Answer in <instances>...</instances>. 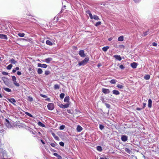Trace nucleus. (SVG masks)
<instances>
[{"instance_id":"obj_44","label":"nucleus","mask_w":159,"mask_h":159,"mask_svg":"<svg viewBox=\"0 0 159 159\" xmlns=\"http://www.w3.org/2000/svg\"><path fill=\"white\" fill-rule=\"evenodd\" d=\"M25 114L30 117H33V116L31 114H30L29 113H28V112H26Z\"/></svg>"},{"instance_id":"obj_34","label":"nucleus","mask_w":159,"mask_h":159,"mask_svg":"<svg viewBox=\"0 0 159 159\" xmlns=\"http://www.w3.org/2000/svg\"><path fill=\"white\" fill-rule=\"evenodd\" d=\"M27 100L30 102H32L33 101V98L30 96L28 97Z\"/></svg>"},{"instance_id":"obj_54","label":"nucleus","mask_w":159,"mask_h":159,"mask_svg":"<svg viewBox=\"0 0 159 159\" xmlns=\"http://www.w3.org/2000/svg\"><path fill=\"white\" fill-rule=\"evenodd\" d=\"M58 159H62V157L61 156L58 155L57 157Z\"/></svg>"},{"instance_id":"obj_40","label":"nucleus","mask_w":159,"mask_h":159,"mask_svg":"<svg viewBox=\"0 0 159 159\" xmlns=\"http://www.w3.org/2000/svg\"><path fill=\"white\" fill-rule=\"evenodd\" d=\"M65 125H61L60 127V128H59V129L60 130H63V129L64 128H65Z\"/></svg>"},{"instance_id":"obj_7","label":"nucleus","mask_w":159,"mask_h":159,"mask_svg":"<svg viewBox=\"0 0 159 159\" xmlns=\"http://www.w3.org/2000/svg\"><path fill=\"white\" fill-rule=\"evenodd\" d=\"M5 120L6 121V123H5V125H6V126L8 128H11V126L10 123H9V120L6 119H5Z\"/></svg>"},{"instance_id":"obj_59","label":"nucleus","mask_w":159,"mask_h":159,"mask_svg":"<svg viewBox=\"0 0 159 159\" xmlns=\"http://www.w3.org/2000/svg\"><path fill=\"white\" fill-rule=\"evenodd\" d=\"M89 16L91 19H92L93 18V16L92 14L89 15Z\"/></svg>"},{"instance_id":"obj_2","label":"nucleus","mask_w":159,"mask_h":159,"mask_svg":"<svg viewBox=\"0 0 159 159\" xmlns=\"http://www.w3.org/2000/svg\"><path fill=\"white\" fill-rule=\"evenodd\" d=\"M89 60V58L88 57H85L84 60L79 62V66H84L86 65Z\"/></svg>"},{"instance_id":"obj_29","label":"nucleus","mask_w":159,"mask_h":159,"mask_svg":"<svg viewBox=\"0 0 159 159\" xmlns=\"http://www.w3.org/2000/svg\"><path fill=\"white\" fill-rule=\"evenodd\" d=\"M17 35L20 37H24L25 36V34L24 33H19L17 34Z\"/></svg>"},{"instance_id":"obj_27","label":"nucleus","mask_w":159,"mask_h":159,"mask_svg":"<svg viewBox=\"0 0 159 159\" xmlns=\"http://www.w3.org/2000/svg\"><path fill=\"white\" fill-rule=\"evenodd\" d=\"M46 43L48 45H52V42H51L50 41L47 40L46 41Z\"/></svg>"},{"instance_id":"obj_62","label":"nucleus","mask_w":159,"mask_h":159,"mask_svg":"<svg viewBox=\"0 0 159 159\" xmlns=\"http://www.w3.org/2000/svg\"><path fill=\"white\" fill-rule=\"evenodd\" d=\"M113 38L112 37L108 39V40L109 41H110Z\"/></svg>"},{"instance_id":"obj_37","label":"nucleus","mask_w":159,"mask_h":159,"mask_svg":"<svg viewBox=\"0 0 159 159\" xmlns=\"http://www.w3.org/2000/svg\"><path fill=\"white\" fill-rule=\"evenodd\" d=\"M93 18L94 19L98 20L99 19V18L98 16L97 15H94L93 16Z\"/></svg>"},{"instance_id":"obj_12","label":"nucleus","mask_w":159,"mask_h":159,"mask_svg":"<svg viewBox=\"0 0 159 159\" xmlns=\"http://www.w3.org/2000/svg\"><path fill=\"white\" fill-rule=\"evenodd\" d=\"M11 103H13L14 105L15 104L13 103H15L16 102V100L14 98H10L7 99Z\"/></svg>"},{"instance_id":"obj_33","label":"nucleus","mask_w":159,"mask_h":159,"mask_svg":"<svg viewBox=\"0 0 159 159\" xmlns=\"http://www.w3.org/2000/svg\"><path fill=\"white\" fill-rule=\"evenodd\" d=\"M116 87L120 89H122L124 87L123 85H120L119 84H117Z\"/></svg>"},{"instance_id":"obj_26","label":"nucleus","mask_w":159,"mask_h":159,"mask_svg":"<svg viewBox=\"0 0 159 159\" xmlns=\"http://www.w3.org/2000/svg\"><path fill=\"white\" fill-rule=\"evenodd\" d=\"M117 81L115 79H112L110 81V82L111 84H115L116 83Z\"/></svg>"},{"instance_id":"obj_20","label":"nucleus","mask_w":159,"mask_h":159,"mask_svg":"<svg viewBox=\"0 0 159 159\" xmlns=\"http://www.w3.org/2000/svg\"><path fill=\"white\" fill-rule=\"evenodd\" d=\"M10 62L11 64H16V63H17V62L14 59H11L10 61Z\"/></svg>"},{"instance_id":"obj_10","label":"nucleus","mask_w":159,"mask_h":159,"mask_svg":"<svg viewBox=\"0 0 159 159\" xmlns=\"http://www.w3.org/2000/svg\"><path fill=\"white\" fill-rule=\"evenodd\" d=\"M0 39H7V35L5 34H0Z\"/></svg>"},{"instance_id":"obj_18","label":"nucleus","mask_w":159,"mask_h":159,"mask_svg":"<svg viewBox=\"0 0 159 159\" xmlns=\"http://www.w3.org/2000/svg\"><path fill=\"white\" fill-rule=\"evenodd\" d=\"M76 129L77 132H80L81 130H82L83 128L80 126L78 125Z\"/></svg>"},{"instance_id":"obj_39","label":"nucleus","mask_w":159,"mask_h":159,"mask_svg":"<svg viewBox=\"0 0 159 159\" xmlns=\"http://www.w3.org/2000/svg\"><path fill=\"white\" fill-rule=\"evenodd\" d=\"M65 96V94L64 93H61L60 95V97L61 99H63Z\"/></svg>"},{"instance_id":"obj_17","label":"nucleus","mask_w":159,"mask_h":159,"mask_svg":"<svg viewBox=\"0 0 159 159\" xmlns=\"http://www.w3.org/2000/svg\"><path fill=\"white\" fill-rule=\"evenodd\" d=\"M112 93L113 94L116 95H119L120 94L119 92L117 90H113Z\"/></svg>"},{"instance_id":"obj_36","label":"nucleus","mask_w":159,"mask_h":159,"mask_svg":"<svg viewBox=\"0 0 159 159\" xmlns=\"http://www.w3.org/2000/svg\"><path fill=\"white\" fill-rule=\"evenodd\" d=\"M50 73V72L49 70H45V74L46 75H49Z\"/></svg>"},{"instance_id":"obj_8","label":"nucleus","mask_w":159,"mask_h":159,"mask_svg":"<svg viewBox=\"0 0 159 159\" xmlns=\"http://www.w3.org/2000/svg\"><path fill=\"white\" fill-rule=\"evenodd\" d=\"M69 105L68 104H66L65 105H63L62 104H61L59 106L60 107L62 108H67L69 107Z\"/></svg>"},{"instance_id":"obj_4","label":"nucleus","mask_w":159,"mask_h":159,"mask_svg":"<svg viewBox=\"0 0 159 159\" xmlns=\"http://www.w3.org/2000/svg\"><path fill=\"white\" fill-rule=\"evenodd\" d=\"M79 54L81 57H84L86 56V55L84 53V51L83 50H80L79 52Z\"/></svg>"},{"instance_id":"obj_41","label":"nucleus","mask_w":159,"mask_h":159,"mask_svg":"<svg viewBox=\"0 0 159 159\" xmlns=\"http://www.w3.org/2000/svg\"><path fill=\"white\" fill-rule=\"evenodd\" d=\"M11 78L13 82L16 81V78L15 76H12Z\"/></svg>"},{"instance_id":"obj_61","label":"nucleus","mask_w":159,"mask_h":159,"mask_svg":"<svg viewBox=\"0 0 159 159\" xmlns=\"http://www.w3.org/2000/svg\"><path fill=\"white\" fill-rule=\"evenodd\" d=\"M142 108H136V110L138 111H140L141 110Z\"/></svg>"},{"instance_id":"obj_32","label":"nucleus","mask_w":159,"mask_h":159,"mask_svg":"<svg viewBox=\"0 0 159 159\" xmlns=\"http://www.w3.org/2000/svg\"><path fill=\"white\" fill-rule=\"evenodd\" d=\"M12 67V65L11 64H10L8 65L7 67V68L8 70H11Z\"/></svg>"},{"instance_id":"obj_1","label":"nucleus","mask_w":159,"mask_h":159,"mask_svg":"<svg viewBox=\"0 0 159 159\" xmlns=\"http://www.w3.org/2000/svg\"><path fill=\"white\" fill-rule=\"evenodd\" d=\"M7 157L6 151L3 149L0 148V159H5Z\"/></svg>"},{"instance_id":"obj_53","label":"nucleus","mask_w":159,"mask_h":159,"mask_svg":"<svg viewBox=\"0 0 159 159\" xmlns=\"http://www.w3.org/2000/svg\"><path fill=\"white\" fill-rule=\"evenodd\" d=\"M148 34V31L145 32L143 34L144 36H146Z\"/></svg>"},{"instance_id":"obj_13","label":"nucleus","mask_w":159,"mask_h":159,"mask_svg":"<svg viewBox=\"0 0 159 159\" xmlns=\"http://www.w3.org/2000/svg\"><path fill=\"white\" fill-rule=\"evenodd\" d=\"M52 134L55 140L58 141L60 140V139L59 138V137L57 136L54 133L52 132Z\"/></svg>"},{"instance_id":"obj_22","label":"nucleus","mask_w":159,"mask_h":159,"mask_svg":"<svg viewBox=\"0 0 159 159\" xmlns=\"http://www.w3.org/2000/svg\"><path fill=\"white\" fill-rule=\"evenodd\" d=\"M109 48V46L104 47L102 48V49L104 52H106Z\"/></svg>"},{"instance_id":"obj_50","label":"nucleus","mask_w":159,"mask_h":159,"mask_svg":"<svg viewBox=\"0 0 159 159\" xmlns=\"http://www.w3.org/2000/svg\"><path fill=\"white\" fill-rule=\"evenodd\" d=\"M40 95L42 97L44 98H46L47 97V96L43 94H40Z\"/></svg>"},{"instance_id":"obj_58","label":"nucleus","mask_w":159,"mask_h":159,"mask_svg":"<svg viewBox=\"0 0 159 159\" xmlns=\"http://www.w3.org/2000/svg\"><path fill=\"white\" fill-rule=\"evenodd\" d=\"M143 107L142 108L143 109L145 107V106H146V103H143Z\"/></svg>"},{"instance_id":"obj_15","label":"nucleus","mask_w":159,"mask_h":159,"mask_svg":"<svg viewBox=\"0 0 159 159\" xmlns=\"http://www.w3.org/2000/svg\"><path fill=\"white\" fill-rule=\"evenodd\" d=\"M131 66L133 68H135L137 67V64L135 62H133L131 63Z\"/></svg>"},{"instance_id":"obj_16","label":"nucleus","mask_w":159,"mask_h":159,"mask_svg":"<svg viewBox=\"0 0 159 159\" xmlns=\"http://www.w3.org/2000/svg\"><path fill=\"white\" fill-rule=\"evenodd\" d=\"M52 58L49 57L46 59H45V61L47 63H49L50 62L52 61Z\"/></svg>"},{"instance_id":"obj_49","label":"nucleus","mask_w":159,"mask_h":159,"mask_svg":"<svg viewBox=\"0 0 159 159\" xmlns=\"http://www.w3.org/2000/svg\"><path fill=\"white\" fill-rule=\"evenodd\" d=\"M86 13L87 14H89V15H90L92 14L91 13V11L89 10H87V11H86Z\"/></svg>"},{"instance_id":"obj_11","label":"nucleus","mask_w":159,"mask_h":159,"mask_svg":"<svg viewBox=\"0 0 159 159\" xmlns=\"http://www.w3.org/2000/svg\"><path fill=\"white\" fill-rule=\"evenodd\" d=\"M114 57L116 60H117L119 61H121L122 59L120 55H116L114 56Z\"/></svg>"},{"instance_id":"obj_21","label":"nucleus","mask_w":159,"mask_h":159,"mask_svg":"<svg viewBox=\"0 0 159 159\" xmlns=\"http://www.w3.org/2000/svg\"><path fill=\"white\" fill-rule=\"evenodd\" d=\"M69 96H66L64 99V101L65 102H68L69 100Z\"/></svg>"},{"instance_id":"obj_19","label":"nucleus","mask_w":159,"mask_h":159,"mask_svg":"<svg viewBox=\"0 0 159 159\" xmlns=\"http://www.w3.org/2000/svg\"><path fill=\"white\" fill-rule=\"evenodd\" d=\"M37 72L38 74L40 75L43 73V71L41 68H38L37 69Z\"/></svg>"},{"instance_id":"obj_3","label":"nucleus","mask_w":159,"mask_h":159,"mask_svg":"<svg viewBox=\"0 0 159 159\" xmlns=\"http://www.w3.org/2000/svg\"><path fill=\"white\" fill-rule=\"evenodd\" d=\"M47 107L49 110H52L54 108V104L53 103H49L47 105Z\"/></svg>"},{"instance_id":"obj_5","label":"nucleus","mask_w":159,"mask_h":159,"mask_svg":"<svg viewBox=\"0 0 159 159\" xmlns=\"http://www.w3.org/2000/svg\"><path fill=\"white\" fill-rule=\"evenodd\" d=\"M102 92L104 94H108L110 93V91L108 89H106L105 88H102Z\"/></svg>"},{"instance_id":"obj_47","label":"nucleus","mask_w":159,"mask_h":159,"mask_svg":"<svg viewBox=\"0 0 159 159\" xmlns=\"http://www.w3.org/2000/svg\"><path fill=\"white\" fill-rule=\"evenodd\" d=\"M59 144L60 146H62V147L64 146V143L62 142H60Z\"/></svg>"},{"instance_id":"obj_63","label":"nucleus","mask_w":159,"mask_h":159,"mask_svg":"<svg viewBox=\"0 0 159 159\" xmlns=\"http://www.w3.org/2000/svg\"><path fill=\"white\" fill-rule=\"evenodd\" d=\"M15 69H16V70H19L20 69L18 67H16Z\"/></svg>"},{"instance_id":"obj_57","label":"nucleus","mask_w":159,"mask_h":159,"mask_svg":"<svg viewBox=\"0 0 159 159\" xmlns=\"http://www.w3.org/2000/svg\"><path fill=\"white\" fill-rule=\"evenodd\" d=\"M134 1L135 2L137 3L139 2L140 0H134Z\"/></svg>"},{"instance_id":"obj_45","label":"nucleus","mask_w":159,"mask_h":159,"mask_svg":"<svg viewBox=\"0 0 159 159\" xmlns=\"http://www.w3.org/2000/svg\"><path fill=\"white\" fill-rule=\"evenodd\" d=\"M105 105L106 107L107 108H109L110 107V105L109 104L107 103H105Z\"/></svg>"},{"instance_id":"obj_38","label":"nucleus","mask_w":159,"mask_h":159,"mask_svg":"<svg viewBox=\"0 0 159 159\" xmlns=\"http://www.w3.org/2000/svg\"><path fill=\"white\" fill-rule=\"evenodd\" d=\"M101 24V22L100 21H98L95 24V25L96 26H98L100 25Z\"/></svg>"},{"instance_id":"obj_64","label":"nucleus","mask_w":159,"mask_h":159,"mask_svg":"<svg viewBox=\"0 0 159 159\" xmlns=\"http://www.w3.org/2000/svg\"><path fill=\"white\" fill-rule=\"evenodd\" d=\"M46 100L50 102V98H48L46 99Z\"/></svg>"},{"instance_id":"obj_30","label":"nucleus","mask_w":159,"mask_h":159,"mask_svg":"<svg viewBox=\"0 0 159 159\" xmlns=\"http://www.w3.org/2000/svg\"><path fill=\"white\" fill-rule=\"evenodd\" d=\"M54 87L55 89H59V86L58 84H55Z\"/></svg>"},{"instance_id":"obj_55","label":"nucleus","mask_w":159,"mask_h":159,"mask_svg":"<svg viewBox=\"0 0 159 159\" xmlns=\"http://www.w3.org/2000/svg\"><path fill=\"white\" fill-rule=\"evenodd\" d=\"M17 74L18 75H20L21 74V73L20 71H17Z\"/></svg>"},{"instance_id":"obj_56","label":"nucleus","mask_w":159,"mask_h":159,"mask_svg":"<svg viewBox=\"0 0 159 159\" xmlns=\"http://www.w3.org/2000/svg\"><path fill=\"white\" fill-rule=\"evenodd\" d=\"M53 154L54 156L57 157L58 155V154L56 153H54Z\"/></svg>"},{"instance_id":"obj_52","label":"nucleus","mask_w":159,"mask_h":159,"mask_svg":"<svg viewBox=\"0 0 159 159\" xmlns=\"http://www.w3.org/2000/svg\"><path fill=\"white\" fill-rule=\"evenodd\" d=\"M157 43L155 42H153L152 43V45L153 46H156L157 45Z\"/></svg>"},{"instance_id":"obj_23","label":"nucleus","mask_w":159,"mask_h":159,"mask_svg":"<svg viewBox=\"0 0 159 159\" xmlns=\"http://www.w3.org/2000/svg\"><path fill=\"white\" fill-rule=\"evenodd\" d=\"M38 124L41 127H45V125L43 124V123H42V122H41L40 121L39 122Z\"/></svg>"},{"instance_id":"obj_6","label":"nucleus","mask_w":159,"mask_h":159,"mask_svg":"<svg viewBox=\"0 0 159 159\" xmlns=\"http://www.w3.org/2000/svg\"><path fill=\"white\" fill-rule=\"evenodd\" d=\"M38 67H40L42 68H46L47 67V65L45 64H41L39 63L38 64Z\"/></svg>"},{"instance_id":"obj_51","label":"nucleus","mask_w":159,"mask_h":159,"mask_svg":"<svg viewBox=\"0 0 159 159\" xmlns=\"http://www.w3.org/2000/svg\"><path fill=\"white\" fill-rule=\"evenodd\" d=\"M50 145L52 147H55V146H56V144L53 143H51Z\"/></svg>"},{"instance_id":"obj_9","label":"nucleus","mask_w":159,"mask_h":159,"mask_svg":"<svg viewBox=\"0 0 159 159\" xmlns=\"http://www.w3.org/2000/svg\"><path fill=\"white\" fill-rule=\"evenodd\" d=\"M121 139L123 142L126 141L128 139V137L125 135H123L121 136Z\"/></svg>"},{"instance_id":"obj_43","label":"nucleus","mask_w":159,"mask_h":159,"mask_svg":"<svg viewBox=\"0 0 159 159\" xmlns=\"http://www.w3.org/2000/svg\"><path fill=\"white\" fill-rule=\"evenodd\" d=\"M99 128L101 130H102L104 128V126L102 125H99Z\"/></svg>"},{"instance_id":"obj_14","label":"nucleus","mask_w":159,"mask_h":159,"mask_svg":"<svg viewBox=\"0 0 159 159\" xmlns=\"http://www.w3.org/2000/svg\"><path fill=\"white\" fill-rule=\"evenodd\" d=\"M152 102L151 99H149L148 100V106L149 108H151L152 106Z\"/></svg>"},{"instance_id":"obj_35","label":"nucleus","mask_w":159,"mask_h":159,"mask_svg":"<svg viewBox=\"0 0 159 159\" xmlns=\"http://www.w3.org/2000/svg\"><path fill=\"white\" fill-rule=\"evenodd\" d=\"M13 84L17 87H19L20 86L19 84L17 83L16 81L13 82Z\"/></svg>"},{"instance_id":"obj_24","label":"nucleus","mask_w":159,"mask_h":159,"mask_svg":"<svg viewBox=\"0 0 159 159\" xmlns=\"http://www.w3.org/2000/svg\"><path fill=\"white\" fill-rule=\"evenodd\" d=\"M3 89L5 91H6L7 92H11V90L9 88H3Z\"/></svg>"},{"instance_id":"obj_31","label":"nucleus","mask_w":159,"mask_h":159,"mask_svg":"<svg viewBox=\"0 0 159 159\" xmlns=\"http://www.w3.org/2000/svg\"><path fill=\"white\" fill-rule=\"evenodd\" d=\"M97 150L101 152L102 150V147L100 146H98L97 148Z\"/></svg>"},{"instance_id":"obj_28","label":"nucleus","mask_w":159,"mask_h":159,"mask_svg":"<svg viewBox=\"0 0 159 159\" xmlns=\"http://www.w3.org/2000/svg\"><path fill=\"white\" fill-rule=\"evenodd\" d=\"M124 40V37L123 36H121L118 37V40L119 41H122Z\"/></svg>"},{"instance_id":"obj_60","label":"nucleus","mask_w":159,"mask_h":159,"mask_svg":"<svg viewBox=\"0 0 159 159\" xmlns=\"http://www.w3.org/2000/svg\"><path fill=\"white\" fill-rule=\"evenodd\" d=\"M16 69H13L12 70V72H13V73H15V72H16Z\"/></svg>"},{"instance_id":"obj_42","label":"nucleus","mask_w":159,"mask_h":159,"mask_svg":"<svg viewBox=\"0 0 159 159\" xmlns=\"http://www.w3.org/2000/svg\"><path fill=\"white\" fill-rule=\"evenodd\" d=\"M125 152H127L128 153H130V152H131L130 150L128 148H125Z\"/></svg>"},{"instance_id":"obj_48","label":"nucleus","mask_w":159,"mask_h":159,"mask_svg":"<svg viewBox=\"0 0 159 159\" xmlns=\"http://www.w3.org/2000/svg\"><path fill=\"white\" fill-rule=\"evenodd\" d=\"M120 68L121 69H123L125 68V67L122 65H120L119 66Z\"/></svg>"},{"instance_id":"obj_25","label":"nucleus","mask_w":159,"mask_h":159,"mask_svg":"<svg viewBox=\"0 0 159 159\" xmlns=\"http://www.w3.org/2000/svg\"><path fill=\"white\" fill-rule=\"evenodd\" d=\"M150 76L149 75H147L144 76V78L145 80H148L150 78Z\"/></svg>"},{"instance_id":"obj_46","label":"nucleus","mask_w":159,"mask_h":159,"mask_svg":"<svg viewBox=\"0 0 159 159\" xmlns=\"http://www.w3.org/2000/svg\"><path fill=\"white\" fill-rule=\"evenodd\" d=\"M2 74L3 75H7L8 74V73L7 72H4V71H2Z\"/></svg>"}]
</instances>
